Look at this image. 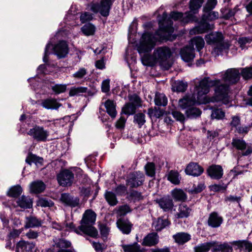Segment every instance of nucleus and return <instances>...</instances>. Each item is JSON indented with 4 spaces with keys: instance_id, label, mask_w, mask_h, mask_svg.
Returning a JSON list of instances; mask_svg holds the SVG:
<instances>
[{
    "instance_id": "f257e3e1",
    "label": "nucleus",
    "mask_w": 252,
    "mask_h": 252,
    "mask_svg": "<svg viewBox=\"0 0 252 252\" xmlns=\"http://www.w3.org/2000/svg\"><path fill=\"white\" fill-rule=\"evenodd\" d=\"M194 16L190 12H186L184 14L182 12L173 11L168 16L166 12L158 17L159 29L155 35L149 32L143 34L138 47V51L140 53L151 51L156 45L158 41L166 39L167 36L174 32L172 26V20H179L182 24H186L194 20Z\"/></svg>"
},
{
    "instance_id": "f03ea898",
    "label": "nucleus",
    "mask_w": 252,
    "mask_h": 252,
    "mask_svg": "<svg viewBox=\"0 0 252 252\" xmlns=\"http://www.w3.org/2000/svg\"><path fill=\"white\" fill-rule=\"evenodd\" d=\"M96 218V213L91 209L87 210L83 215L80 221L81 225L75 230V232L81 234V232L92 237L95 238L98 235L97 229L93 226Z\"/></svg>"
},
{
    "instance_id": "7ed1b4c3",
    "label": "nucleus",
    "mask_w": 252,
    "mask_h": 252,
    "mask_svg": "<svg viewBox=\"0 0 252 252\" xmlns=\"http://www.w3.org/2000/svg\"><path fill=\"white\" fill-rule=\"evenodd\" d=\"M171 55L170 49L166 47H159L154 52L155 60L158 62L160 66L164 70H168L171 64L168 60Z\"/></svg>"
},
{
    "instance_id": "20e7f679",
    "label": "nucleus",
    "mask_w": 252,
    "mask_h": 252,
    "mask_svg": "<svg viewBox=\"0 0 252 252\" xmlns=\"http://www.w3.org/2000/svg\"><path fill=\"white\" fill-rule=\"evenodd\" d=\"M214 81H219V83L213 86L215 87V94L212 99L214 101H221L224 103H227L228 102L229 86L221 83L219 79H215Z\"/></svg>"
},
{
    "instance_id": "39448f33",
    "label": "nucleus",
    "mask_w": 252,
    "mask_h": 252,
    "mask_svg": "<svg viewBox=\"0 0 252 252\" xmlns=\"http://www.w3.org/2000/svg\"><path fill=\"white\" fill-rule=\"evenodd\" d=\"M27 134L37 142L46 141L49 135L47 130H45L43 127L37 125H35L32 128H31Z\"/></svg>"
},
{
    "instance_id": "423d86ee",
    "label": "nucleus",
    "mask_w": 252,
    "mask_h": 252,
    "mask_svg": "<svg viewBox=\"0 0 252 252\" xmlns=\"http://www.w3.org/2000/svg\"><path fill=\"white\" fill-rule=\"evenodd\" d=\"M218 83L219 81L211 80L209 77L204 78L196 87V91L198 95L197 98L199 99V97L208 94L210 90V87H213Z\"/></svg>"
},
{
    "instance_id": "0eeeda50",
    "label": "nucleus",
    "mask_w": 252,
    "mask_h": 252,
    "mask_svg": "<svg viewBox=\"0 0 252 252\" xmlns=\"http://www.w3.org/2000/svg\"><path fill=\"white\" fill-rule=\"evenodd\" d=\"M73 173L69 169H63L60 171L57 176L59 184L62 187H69L73 183Z\"/></svg>"
},
{
    "instance_id": "6e6552de",
    "label": "nucleus",
    "mask_w": 252,
    "mask_h": 252,
    "mask_svg": "<svg viewBox=\"0 0 252 252\" xmlns=\"http://www.w3.org/2000/svg\"><path fill=\"white\" fill-rule=\"evenodd\" d=\"M145 181V175L141 171L131 173L127 180L126 184L131 188H136L143 185Z\"/></svg>"
},
{
    "instance_id": "1a4fd4ad",
    "label": "nucleus",
    "mask_w": 252,
    "mask_h": 252,
    "mask_svg": "<svg viewBox=\"0 0 252 252\" xmlns=\"http://www.w3.org/2000/svg\"><path fill=\"white\" fill-rule=\"evenodd\" d=\"M239 70L236 68H229L222 74V80L229 85L236 84L240 79Z\"/></svg>"
},
{
    "instance_id": "9d476101",
    "label": "nucleus",
    "mask_w": 252,
    "mask_h": 252,
    "mask_svg": "<svg viewBox=\"0 0 252 252\" xmlns=\"http://www.w3.org/2000/svg\"><path fill=\"white\" fill-rule=\"evenodd\" d=\"M231 145L233 148L239 151H246L242 153V156H247L252 153V145H248L242 138H233Z\"/></svg>"
},
{
    "instance_id": "9b49d317",
    "label": "nucleus",
    "mask_w": 252,
    "mask_h": 252,
    "mask_svg": "<svg viewBox=\"0 0 252 252\" xmlns=\"http://www.w3.org/2000/svg\"><path fill=\"white\" fill-rule=\"evenodd\" d=\"M231 129H235V131L239 134H245L249 130V127L247 126H241V118L239 116H234L231 118V121L229 124Z\"/></svg>"
},
{
    "instance_id": "f8f14e48",
    "label": "nucleus",
    "mask_w": 252,
    "mask_h": 252,
    "mask_svg": "<svg viewBox=\"0 0 252 252\" xmlns=\"http://www.w3.org/2000/svg\"><path fill=\"white\" fill-rule=\"evenodd\" d=\"M54 53L58 58H64L68 53L69 48L67 43L64 41H60L53 47Z\"/></svg>"
},
{
    "instance_id": "ddd939ff",
    "label": "nucleus",
    "mask_w": 252,
    "mask_h": 252,
    "mask_svg": "<svg viewBox=\"0 0 252 252\" xmlns=\"http://www.w3.org/2000/svg\"><path fill=\"white\" fill-rule=\"evenodd\" d=\"M60 201L65 206L72 208L78 207L79 205L80 199L77 197H74L68 193L61 194Z\"/></svg>"
},
{
    "instance_id": "4468645a",
    "label": "nucleus",
    "mask_w": 252,
    "mask_h": 252,
    "mask_svg": "<svg viewBox=\"0 0 252 252\" xmlns=\"http://www.w3.org/2000/svg\"><path fill=\"white\" fill-rule=\"evenodd\" d=\"M214 28V25H211L207 22L206 20L202 18L198 26L191 29L189 33L190 34H201L211 30Z\"/></svg>"
},
{
    "instance_id": "2eb2a0df",
    "label": "nucleus",
    "mask_w": 252,
    "mask_h": 252,
    "mask_svg": "<svg viewBox=\"0 0 252 252\" xmlns=\"http://www.w3.org/2000/svg\"><path fill=\"white\" fill-rule=\"evenodd\" d=\"M185 171L188 175L198 177L202 174L204 169L197 163L191 162L188 164Z\"/></svg>"
},
{
    "instance_id": "dca6fc26",
    "label": "nucleus",
    "mask_w": 252,
    "mask_h": 252,
    "mask_svg": "<svg viewBox=\"0 0 252 252\" xmlns=\"http://www.w3.org/2000/svg\"><path fill=\"white\" fill-rule=\"evenodd\" d=\"M223 219L222 217L216 212L211 213L208 216L207 224L211 228L219 227L222 223Z\"/></svg>"
},
{
    "instance_id": "f3484780",
    "label": "nucleus",
    "mask_w": 252,
    "mask_h": 252,
    "mask_svg": "<svg viewBox=\"0 0 252 252\" xmlns=\"http://www.w3.org/2000/svg\"><path fill=\"white\" fill-rule=\"evenodd\" d=\"M207 173L211 179L219 180L223 176V170L220 165L213 164L208 168Z\"/></svg>"
},
{
    "instance_id": "a211bd4d",
    "label": "nucleus",
    "mask_w": 252,
    "mask_h": 252,
    "mask_svg": "<svg viewBox=\"0 0 252 252\" xmlns=\"http://www.w3.org/2000/svg\"><path fill=\"white\" fill-rule=\"evenodd\" d=\"M159 237L156 232L149 233L143 239L141 243L142 246L152 247L157 245L159 241Z\"/></svg>"
},
{
    "instance_id": "6ab92c4d",
    "label": "nucleus",
    "mask_w": 252,
    "mask_h": 252,
    "mask_svg": "<svg viewBox=\"0 0 252 252\" xmlns=\"http://www.w3.org/2000/svg\"><path fill=\"white\" fill-rule=\"evenodd\" d=\"M180 55L182 59L186 62H189L195 57L194 49L193 47L187 46L181 49Z\"/></svg>"
},
{
    "instance_id": "aec40b11",
    "label": "nucleus",
    "mask_w": 252,
    "mask_h": 252,
    "mask_svg": "<svg viewBox=\"0 0 252 252\" xmlns=\"http://www.w3.org/2000/svg\"><path fill=\"white\" fill-rule=\"evenodd\" d=\"M117 224L120 230L125 234H129L133 226V224L127 219H119Z\"/></svg>"
},
{
    "instance_id": "412c9836",
    "label": "nucleus",
    "mask_w": 252,
    "mask_h": 252,
    "mask_svg": "<svg viewBox=\"0 0 252 252\" xmlns=\"http://www.w3.org/2000/svg\"><path fill=\"white\" fill-rule=\"evenodd\" d=\"M192 209L185 203H181L179 205L178 212L175 215L177 219L188 218L190 216Z\"/></svg>"
},
{
    "instance_id": "4be33fe9",
    "label": "nucleus",
    "mask_w": 252,
    "mask_h": 252,
    "mask_svg": "<svg viewBox=\"0 0 252 252\" xmlns=\"http://www.w3.org/2000/svg\"><path fill=\"white\" fill-rule=\"evenodd\" d=\"M230 44L229 42H220L214 47L212 54L215 56H218L223 53H227L230 47Z\"/></svg>"
},
{
    "instance_id": "5701e85b",
    "label": "nucleus",
    "mask_w": 252,
    "mask_h": 252,
    "mask_svg": "<svg viewBox=\"0 0 252 252\" xmlns=\"http://www.w3.org/2000/svg\"><path fill=\"white\" fill-rule=\"evenodd\" d=\"M223 36L221 32H212L205 36V39L208 44H218L222 41Z\"/></svg>"
},
{
    "instance_id": "b1692460",
    "label": "nucleus",
    "mask_w": 252,
    "mask_h": 252,
    "mask_svg": "<svg viewBox=\"0 0 252 252\" xmlns=\"http://www.w3.org/2000/svg\"><path fill=\"white\" fill-rule=\"evenodd\" d=\"M156 201L160 207L164 211L172 210L174 206L173 200L169 197H163L158 200H157Z\"/></svg>"
},
{
    "instance_id": "393cba45",
    "label": "nucleus",
    "mask_w": 252,
    "mask_h": 252,
    "mask_svg": "<svg viewBox=\"0 0 252 252\" xmlns=\"http://www.w3.org/2000/svg\"><path fill=\"white\" fill-rule=\"evenodd\" d=\"M124 252H147L146 249L141 247L137 242L131 244L122 245Z\"/></svg>"
},
{
    "instance_id": "a878e982",
    "label": "nucleus",
    "mask_w": 252,
    "mask_h": 252,
    "mask_svg": "<svg viewBox=\"0 0 252 252\" xmlns=\"http://www.w3.org/2000/svg\"><path fill=\"white\" fill-rule=\"evenodd\" d=\"M107 114L113 119L116 117V103L114 100L107 99L104 103Z\"/></svg>"
},
{
    "instance_id": "bb28decb",
    "label": "nucleus",
    "mask_w": 252,
    "mask_h": 252,
    "mask_svg": "<svg viewBox=\"0 0 252 252\" xmlns=\"http://www.w3.org/2000/svg\"><path fill=\"white\" fill-rule=\"evenodd\" d=\"M195 101V98L193 95H188L179 99L178 104L182 109H185L193 106Z\"/></svg>"
},
{
    "instance_id": "cd10ccee",
    "label": "nucleus",
    "mask_w": 252,
    "mask_h": 252,
    "mask_svg": "<svg viewBox=\"0 0 252 252\" xmlns=\"http://www.w3.org/2000/svg\"><path fill=\"white\" fill-rule=\"evenodd\" d=\"M35 245L32 243L24 241L19 242L16 246L17 252H31Z\"/></svg>"
},
{
    "instance_id": "c85d7f7f",
    "label": "nucleus",
    "mask_w": 252,
    "mask_h": 252,
    "mask_svg": "<svg viewBox=\"0 0 252 252\" xmlns=\"http://www.w3.org/2000/svg\"><path fill=\"white\" fill-rule=\"evenodd\" d=\"M173 238L179 245H183L191 239V236L188 233L179 232L174 235Z\"/></svg>"
},
{
    "instance_id": "c756f323",
    "label": "nucleus",
    "mask_w": 252,
    "mask_h": 252,
    "mask_svg": "<svg viewBox=\"0 0 252 252\" xmlns=\"http://www.w3.org/2000/svg\"><path fill=\"white\" fill-rule=\"evenodd\" d=\"M214 246L212 250V252H232V248L231 246L227 243L223 244H219L218 242L215 241Z\"/></svg>"
},
{
    "instance_id": "7c9ffc66",
    "label": "nucleus",
    "mask_w": 252,
    "mask_h": 252,
    "mask_svg": "<svg viewBox=\"0 0 252 252\" xmlns=\"http://www.w3.org/2000/svg\"><path fill=\"white\" fill-rule=\"evenodd\" d=\"M41 105L47 109H58L61 104L55 99L48 98L42 101Z\"/></svg>"
},
{
    "instance_id": "2f4dec72",
    "label": "nucleus",
    "mask_w": 252,
    "mask_h": 252,
    "mask_svg": "<svg viewBox=\"0 0 252 252\" xmlns=\"http://www.w3.org/2000/svg\"><path fill=\"white\" fill-rule=\"evenodd\" d=\"M41 220L34 216H30L26 218L25 228L39 227L41 225Z\"/></svg>"
},
{
    "instance_id": "473e14b6",
    "label": "nucleus",
    "mask_w": 252,
    "mask_h": 252,
    "mask_svg": "<svg viewBox=\"0 0 252 252\" xmlns=\"http://www.w3.org/2000/svg\"><path fill=\"white\" fill-rule=\"evenodd\" d=\"M171 195L175 201H185L187 199V194L180 189H175L172 190Z\"/></svg>"
},
{
    "instance_id": "72a5a7b5",
    "label": "nucleus",
    "mask_w": 252,
    "mask_h": 252,
    "mask_svg": "<svg viewBox=\"0 0 252 252\" xmlns=\"http://www.w3.org/2000/svg\"><path fill=\"white\" fill-rule=\"evenodd\" d=\"M31 191L34 193H41L45 189V185L41 181H36L31 183Z\"/></svg>"
},
{
    "instance_id": "f704fd0d",
    "label": "nucleus",
    "mask_w": 252,
    "mask_h": 252,
    "mask_svg": "<svg viewBox=\"0 0 252 252\" xmlns=\"http://www.w3.org/2000/svg\"><path fill=\"white\" fill-rule=\"evenodd\" d=\"M167 180L172 184L178 185L180 184L181 176L177 171L171 170L167 175Z\"/></svg>"
},
{
    "instance_id": "c9c22d12",
    "label": "nucleus",
    "mask_w": 252,
    "mask_h": 252,
    "mask_svg": "<svg viewBox=\"0 0 252 252\" xmlns=\"http://www.w3.org/2000/svg\"><path fill=\"white\" fill-rule=\"evenodd\" d=\"M215 242L211 241L200 244L194 248L195 252H208L211 249H213Z\"/></svg>"
},
{
    "instance_id": "e433bc0d",
    "label": "nucleus",
    "mask_w": 252,
    "mask_h": 252,
    "mask_svg": "<svg viewBox=\"0 0 252 252\" xmlns=\"http://www.w3.org/2000/svg\"><path fill=\"white\" fill-rule=\"evenodd\" d=\"M17 203L22 208H30L32 207V201L29 197L22 195L18 199Z\"/></svg>"
},
{
    "instance_id": "4c0bfd02",
    "label": "nucleus",
    "mask_w": 252,
    "mask_h": 252,
    "mask_svg": "<svg viewBox=\"0 0 252 252\" xmlns=\"http://www.w3.org/2000/svg\"><path fill=\"white\" fill-rule=\"evenodd\" d=\"M170 224L169 221L167 219H163L162 218H158L156 221L153 223V226L157 231H160L166 226Z\"/></svg>"
},
{
    "instance_id": "58836bf2",
    "label": "nucleus",
    "mask_w": 252,
    "mask_h": 252,
    "mask_svg": "<svg viewBox=\"0 0 252 252\" xmlns=\"http://www.w3.org/2000/svg\"><path fill=\"white\" fill-rule=\"evenodd\" d=\"M155 104L158 106H165L167 104V98L163 94L157 93L154 99Z\"/></svg>"
},
{
    "instance_id": "ea45409f",
    "label": "nucleus",
    "mask_w": 252,
    "mask_h": 252,
    "mask_svg": "<svg viewBox=\"0 0 252 252\" xmlns=\"http://www.w3.org/2000/svg\"><path fill=\"white\" fill-rule=\"evenodd\" d=\"M104 197L108 203L112 206H114L118 203L116 195L112 191H106Z\"/></svg>"
},
{
    "instance_id": "a19ab883",
    "label": "nucleus",
    "mask_w": 252,
    "mask_h": 252,
    "mask_svg": "<svg viewBox=\"0 0 252 252\" xmlns=\"http://www.w3.org/2000/svg\"><path fill=\"white\" fill-rule=\"evenodd\" d=\"M127 198L131 202H136L142 200L144 199V196L141 192L132 190L129 193Z\"/></svg>"
},
{
    "instance_id": "79ce46f5",
    "label": "nucleus",
    "mask_w": 252,
    "mask_h": 252,
    "mask_svg": "<svg viewBox=\"0 0 252 252\" xmlns=\"http://www.w3.org/2000/svg\"><path fill=\"white\" fill-rule=\"evenodd\" d=\"M191 44L192 46L195 45L197 50L200 52L204 47L205 42L203 38L200 36H197L191 39Z\"/></svg>"
},
{
    "instance_id": "37998d69",
    "label": "nucleus",
    "mask_w": 252,
    "mask_h": 252,
    "mask_svg": "<svg viewBox=\"0 0 252 252\" xmlns=\"http://www.w3.org/2000/svg\"><path fill=\"white\" fill-rule=\"evenodd\" d=\"M22 191L23 189L20 186H14L9 189L7 195L11 197L17 198L21 194Z\"/></svg>"
},
{
    "instance_id": "c03bdc74",
    "label": "nucleus",
    "mask_w": 252,
    "mask_h": 252,
    "mask_svg": "<svg viewBox=\"0 0 252 252\" xmlns=\"http://www.w3.org/2000/svg\"><path fill=\"white\" fill-rule=\"evenodd\" d=\"M43 161V158L37 157L32 153L29 154L26 159V162L30 165H31L32 163H34L36 165L38 163L42 164Z\"/></svg>"
},
{
    "instance_id": "a18cd8bd",
    "label": "nucleus",
    "mask_w": 252,
    "mask_h": 252,
    "mask_svg": "<svg viewBox=\"0 0 252 252\" xmlns=\"http://www.w3.org/2000/svg\"><path fill=\"white\" fill-rule=\"evenodd\" d=\"M146 174L149 177H154L156 174V165L154 162H148L144 166Z\"/></svg>"
},
{
    "instance_id": "49530a36",
    "label": "nucleus",
    "mask_w": 252,
    "mask_h": 252,
    "mask_svg": "<svg viewBox=\"0 0 252 252\" xmlns=\"http://www.w3.org/2000/svg\"><path fill=\"white\" fill-rule=\"evenodd\" d=\"M164 113V111L158 108L155 107L154 109L150 108L148 109V114L151 118L152 117H156L159 118L162 116Z\"/></svg>"
},
{
    "instance_id": "de8ad7c7",
    "label": "nucleus",
    "mask_w": 252,
    "mask_h": 252,
    "mask_svg": "<svg viewBox=\"0 0 252 252\" xmlns=\"http://www.w3.org/2000/svg\"><path fill=\"white\" fill-rule=\"evenodd\" d=\"M87 91L88 88L87 87H72L70 89L69 94L71 96L75 95H80L82 94L87 93Z\"/></svg>"
},
{
    "instance_id": "09e8293b",
    "label": "nucleus",
    "mask_w": 252,
    "mask_h": 252,
    "mask_svg": "<svg viewBox=\"0 0 252 252\" xmlns=\"http://www.w3.org/2000/svg\"><path fill=\"white\" fill-rule=\"evenodd\" d=\"M203 2V0H190L189 2V8L190 12L193 15L199 9Z\"/></svg>"
},
{
    "instance_id": "8fccbe9b",
    "label": "nucleus",
    "mask_w": 252,
    "mask_h": 252,
    "mask_svg": "<svg viewBox=\"0 0 252 252\" xmlns=\"http://www.w3.org/2000/svg\"><path fill=\"white\" fill-rule=\"evenodd\" d=\"M81 31L85 35H93L95 31V27L92 24L89 23L82 27Z\"/></svg>"
},
{
    "instance_id": "3c124183",
    "label": "nucleus",
    "mask_w": 252,
    "mask_h": 252,
    "mask_svg": "<svg viewBox=\"0 0 252 252\" xmlns=\"http://www.w3.org/2000/svg\"><path fill=\"white\" fill-rule=\"evenodd\" d=\"M188 87V84L183 81H176L172 85V89L173 91L177 92H185Z\"/></svg>"
},
{
    "instance_id": "603ef678",
    "label": "nucleus",
    "mask_w": 252,
    "mask_h": 252,
    "mask_svg": "<svg viewBox=\"0 0 252 252\" xmlns=\"http://www.w3.org/2000/svg\"><path fill=\"white\" fill-rule=\"evenodd\" d=\"M204 14L203 15L202 17L205 20L208 21H214L218 19L219 17V14L218 12L212 11H204Z\"/></svg>"
},
{
    "instance_id": "864d4df0",
    "label": "nucleus",
    "mask_w": 252,
    "mask_h": 252,
    "mask_svg": "<svg viewBox=\"0 0 252 252\" xmlns=\"http://www.w3.org/2000/svg\"><path fill=\"white\" fill-rule=\"evenodd\" d=\"M137 107L131 103H126L122 109L123 112L126 115H132L135 113Z\"/></svg>"
},
{
    "instance_id": "5fc2aeb1",
    "label": "nucleus",
    "mask_w": 252,
    "mask_h": 252,
    "mask_svg": "<svg viewBox=\"0 0 252 252\" xmlns=\"http://www.w3.org/2000/svg\"><path fill=\"white\" fill-rule=\"evenodd\" d=\"M186 114L189 118H195L200 115L201 111L196 107H191L186 110Z\"/></svg>"
},
{
    "instance_id": "6e6d98bb",
    "label": "nucleus",
    "mask_w": 252,
    "mask_h": 252,
    "mask_svg": "<svg viewBox=\"0 0 252 252\" xmlns=\"http://www.w3.org/2000/svg\"><path fill=\"white\" fill-rule=\"evenodd\" d=\"M134 123L138 125L139 127H141L146 122L145 115L142 113H138L134 116Z\"/></svg>"
},
{
    "instance_id": "4d7b16f0",
    "label": "nucleus",
    "mask_w": 252,
    "mask_h": 252,
    "mask_svg": "<svg viewBox=\"0 0 252 252\" xmlns=\"http://www.w3.org/2000/svg\"><path fill=\"white\" fill-rule=\"evenodd\" d=\"M221 12L222 18L225 19H228L234 15L236 10L235 9L224 8L221 9Z\"/></svg>"
},
{
    "instance_id": "13d9d810",
    "label": "nucleus",
    "mask_w": 252,
    "mask_h": 252,
    "mask_svg": "<svg viewBox=\"0 0 252 252\" xmlns=\"http://www.w3.org/2000/svg\"><path fill=\"white\" fill-rule=\"evenodd\" d=\"M55 245L57 247L60 249H64L70 247L71 244L69 241H67L63 239H61L55 243Z\"/></svg>"
},
{
    "instance_id": "bf43d9fd",
    "label": "nucleus",
    "mask_w": 252,
    "mask_h": 252,
    "mask_svg": "<svg viewBox=\"0 0 252 252\" xmlns=\"http://www.w3.org/2000/svg\"><path fill=\"white\" fill-rule=\"evenodd\" d=\"M128 99L130 101L129 103L134 104L136 107H138L141 106V99L138 95L136 94L129 95Z\"/></svg>"
},
{
    "instance_id": "052dcab7",
    "label": "nucleus",
    "mask_w": 252,
    "mask_h": 252,
    "mask_svg": "<svg viewBox=\"0 0 252 252\" xmlns=\"http://www.w3.org/2000/svg\"><path fill=\"white\" fill-rule=\"evenodd\" d=\"M52 90L56 94H59L65 92L66 85L64 84H56L52 87Z\"/></svg>"
},
{
    "instance_id": "680f3d73",
    "label": "nucleus",
    "mask_w": 252,
    "mask_h": 252,
    "mask_svg": "<svg viewBox=\"0 0 252 252\" xmlns=\"http://www.w3.org/2000/svg\"><path fill=\"white\" fill-rule=\"evenodd\" d=\"M241 74L243 78L248 80L252 78V67H246L242 69Z\"/></svg>"
},
{
    "instance_id": "e2e57ef3",
    "label": "nucleus",
    "mask_w": 252,
    "mask_h": 252,
    "mask_svg": "<svg viewBox=\"0 0 252 252\" xmlns=\"http://www.w3.org/2000/svg\"><path fill=\"white\" fill-rule=\"evenodd\" d=\"M87 74V70L86 68H80L77 71L73 74V77L77 79H83Z\"/></svg>"
},
{
    "instance_id": "0e129e2a",
    "label": "nucleus",
    "mask_w": 252,
    "mask_h": 252,
    "mask_svg": "<svg viewBox=\"0 0 252 252\" xmlns=\"http://www.w3.org/2000/svg\"><path fill=\"white\" fill-rule=\"evenodd\" d=\"M225 116L224 112L221 109H215L213 110L211 116L213 118L221 119Z\"/></svg>"
},
{
    "instance_id": "69168bd1",
    "label": "nucleus",
    "mask_w": 252,
    "mask_h": 252,
    "mask_svg": "<svg viewBox=\"0 0 252 252\" xmlns=\"http://www.w3.org/2000/svg\"><path fill=\"white\" fill-rule=\"evenodd\" d=\"M217 3V0H208L203 8L204 11H210L215 8Z\"/></svg>"
},
{
    "instance_id": "338daca9",
    "label": "nucleus",
    "mask_w": 252,
    "mask_h": 252,
    "mask_svg": "<svg viewBox=\"0 0 252 252\" xmlns=\"http://www.w3.org/2000/svg\"><path fill=\"white\" fill-rule=\"evenodd\" d=\"M114 191L117 195L123 196L127 191V187L124 185H120L114 189Z\"/></svg>"
},
{
    "instance_id": "774afa93",
    "label": "nucleus",
    "mask_w": 252,
    "mask_h": 252,
    "mask_svg": "<svg viewBox=\"0 0 252 252\" xmlns=\"http://www.w3.org/2000/svg\"><path fill=\"white\" fill-rule=\"evenodd\" d=\"M38 205L42 207H52L54 205V203L51 200L40 199L38 202Z\"/></svg>"
}]
</instances>
